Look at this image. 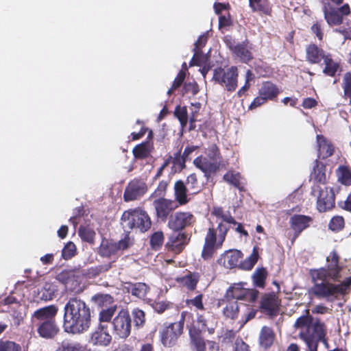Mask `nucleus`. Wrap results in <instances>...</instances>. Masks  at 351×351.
Instances as JSON below:
<instances>
[{"label": "nucleus", "mask_w": 351, "mask_h": 351, "mask_svg": "<svg viewBox=\"0 0 351 351\" xmlns=\"http://www.w3.org/2000/svg\"><path fill=\"white\" fill-rule=\"evenodd\" d=\"M311 179L318 182V185L324 184L326 176L324 171V166L317 160L315 161L313 172L311 174Z\"/></svg>", "instance_id": "c85d7f7f"}, {"label": "nucleus", "mask_w": 351, "mask_h": 351, "mask_svg": "<svg viewBox=\"0 0 351 351\" xmlns=\"http://www.w3.org/2000/svg\"><path fill=\"white\" fill-rule=\"evenodd\" d=\"M327 268H320L312 272L315 285L313 288L315 295L326 298L336 293L344 294L351 290V276L345 277L344 270L339 265V256L332 252L326 258Z\"/></svg>", "instance_id": "f257e3e1"}, {"label": "nucleus", "mask_w": 351, "mask_h": 351, "mask_svg": "<svg viewBox=\"0 0 351 351\" xmlns=\"http://www.w3.org/2000/svg\"><path fill=\"white\" fill-rule=\"evenodd\" d=\"M324 16L329 25H339L342 22V16L337 10L324 11Z\"/></svg>", "instance_id": "37998d69"}, {"label": "nucleus", "mask_w": 351, "mask_h": 351, "mask_svg": "<svg viewBox=\"0 0 351 351\" xmlns=\"http://www.w3.org/2000/svg\"><path fill=\"white\" fill-rule=\"evenodd\" d=\"M163 234L161 232H157L152 234L150 243L153 248L156 249L163 243Z\"/></svg>", "instance_id": "13d9d810"}, {"label": "nucleus", "mask_w": 351, "mask_h": 351, "mask_svg": "<svg viewBox=\"0 0 351 351\" xmlns=\"http://www.w3.org/2000/svg\"><path fill=\"white\" fill-rule=\"evenodd\" d=\"M195 222V217L190 212H176L169 219L168 226L174 231H179L191 226Z\"/></svg>", "instance_id": "f8f14e48"}, {"label": "nucleus", "mask_w": 351, "mask_h": 351, "mask_svg": "<svg viewBox=\"0 0 351 351\" xmlns=\"http://www.w3.org/2000/svg\"><path fill=\"white\" fill-rule=\"evenodd\" d=\"M91 311L84 301L78 298H71L64 308L63 329L73 334H82L90 327Z\"/></svg>", "instance_id": "f03ea898"}, {"label": "nucleus", "mask_w": 351, "mask_h": 351, "mask_svg": "<svg viewBox=\"0 0 351 351\" xmlns=\"http://www.w3.org/2000/svg\"><path fill=\"white\" fill-rule=\"evenodd\" d=\"M207 42V36L206 34L200 36L195 43L193 51H201V49L206 45Z\"/></svg>", "instance_id": "69168bd1"}, {"label": "nucleus", "mask_w": 351, "mask_h": 351, "mask_svg": "<svg viewBox=\"0 0 351 351\" xmlns=\"http://www.w3.org/2000/svg\"><path fill=\"white\" fill-rule=\"evenodd\" d=\"M239 310V304L236 301L229 302L223 309V314L226 317L235 319L237 317Z\"/></svg>", "instance_id": "a19ab883"}, {"label": "nucleus", "mask_w": 351, "mask_h": 351, "mask_svg": "<svg viewBox=\"0 0 351 351\" xmlns=\"http://www.w3.org/2000/svg\"><path fill=\"white\" fill-rule=\"evenodd\" d=\"M212 215L217 217L219 223H223L226 224L228 229L231 224H237L234 219L229 213H224L220 207H214L212 211Z\"/></svg>", "instance_id": "473e14b6"}, {"label": "nucleus", "mask_w": 351, "mask_h": 351, "mask_svg": "<svg viewBox=\"0 0 351 351\" xmlns=\"http://www.w3.org/2000/svg\"><path fill=\"white\" fill-rule=\"evenodd\" d=\"M319 157L326 158L332 155L335 148L332 143L322 135H317Z\"/></svg>", "instance_id": "4be33fe9"}, {"label": "nucleus", "mask_w": 351, "mask_h": 351, "mask_svg": "<svg viewBox=\"0 0 351 351\" xmlns=\"http://www.w3.org/2000/svg\"><path fill=\"white\" fill-rule=\"evenodd\" d=\"M132 315L134 322L136 326H142L145 321V313L138 308H135L132 311Z\"/></svg>", "instance_id": "8fccbe9b"}, {"label": "nucleus", "mask_w": 351, "mask_h": 351, "mask_svg": "<svg viewBox=\"0 0 351 351\" xmlns=\"http://www.w3.org/2000/svg\"><path fill=\"white\" fill-rule=\"evenodd\" d=\"M112 341L107 324L99 322V324L90 334V342L95 346H107Z\"/></svg>", "instance_id": "ddd939ff"}, {"label": "nucleus", "mask_w": 351, "mask_h": 351, "mask_svg": "<svg viewBox=\"0 0 351 351\" xmlns=\"http://www.w3.org/2000/svg\"><path fill=\"white\" fill-rule=\"evenodd\" d=\"M223 179L228 183L234 185L240 191L244 190V179L240 173L235 171H228L223 176Z\"/></svg>", "instance_id": "c756f323"}, {"label": "nucleus", "mask_w": 351, "mask_h": 351, "mask_svg": "<svg viewBox=\"0 0 351 351\" xmlns=\"http://www.w3.org/2000/svg\"><path fill=\"white\" fill-rule=\"evenodd\" d=\"M193 164L203 171L206 176H208V174L214 173L218 169L220 161L209 158L206 156H200L194 160Z\"/></svg>", "instance_id": "f3484780"}, {"label": "nucleus", "mask_w": 351, "mask_h": 351, "mask_svg": "<svg viewBox=\"0 0 351 351\" xmlns=\"http://www.w3.org/2000/svg\"><path fill=\"white\" fill-rule=\"evenodd\" d=\"M127 289L132 295L143 300L147 298V295L149 289L146 284L142 282L130 284Z\"/></svg>", "instance_id": "cd10ccee"}, {"label": "nucleus", "mask_w": 351, "mask_h": 351, "mask_svg": "<svg viewBox=\"0 0 351 351\" xmlns=\"http://www.w3.org/2000/svg\"><path fill=\"white\" fill-rule=\"evenodd\" d=\"M147 191L145 183L141 180H133L129 183L124 193L126 202L140 198Z\"/></svg>", "instance_id": "dca6fc26"}, {"label": "nucleus", "mask_w": 351, "mask_h": 351, "mask_svg": "<svg viewBox=\"0 0 351 351\" xmlns=\"http://www.w3.org/2000/svg\"><path fill=\"white\" fill-rule=\"evenodd\" d=\"M37 332L39 335L45 339H51L58 332L59 329L56 323V320L49 321L45 323H39L37 325Z\"/></svg>", "instance_id": "aec40b11"}, {"label": "nucleus", "mask_w": 351, "mask_h": 351, "mask_svg": "<svg viewBox=\"0 0 351 351\" xmlns=\"http://www.w3.org/2000/svg\"><path fill=\"white\" fill-rule=\"evenodd\" d=\"M253 78V74L250 70H247L245 75V85L238 91L237 94L241 97L244 93L249 88V82Z\"/></svg>", "instance_id": "052dcab7"}, {"label": "nucleus", "mask_w": 351, "mask_h": 351, "mask_svg": "<svg viewBox=\"0 0 351 351\" xmlns=\"http://www.w3.org/2000/svg\"><path fill=\"white\" fill-rule=\"evenodd\" d=\"M324 62L326 65L324 72L330 76L335 75L339 69V64L335 62L329 55L324 57Z\"/></svg>", "instance_id": "58836bf2"}, {"label": "nucleus", "mask_w": 351, "mask_h": 351, "mask_svg": "<svg viewBox=\"0 0 351 351\" xmlns=\"http://www.w3.org/2000/svg\"><path fill=\"white\" fill-rule=\"evenodd\" d=\"M261 308L269 316L277 315L279 310V301L277 296L274 294L265 295L261 300Z\"/></svg>", "instance_id": "a211bd4d"}, {"label": "nucleus", "mask_w": 351, "mask_h": 351, "mask_svg": "<svg viewBox=\"0 0 351 351\" xmlns=\"http://www.w3.org/2000/svg\"><path fill=\"white\" fill-rule=\"evenodd\" d=\"M293 327L300 338L306 343L308 351H317L319 341L327 346L325 326L319 320H313L308 315H302L297 319Z\"/></svg>", "instance_id": "7ed1b4c3"}, {"label": "nucleus", "mask_w": 351, "mask_h": 351, "mask_svg": "<svg viewBox=\"0 0 351 351\" xmlns=\"http://www.w3.org/2000/svg\"><path fill=\"white\" fill-rule=\"evenodd\" d=\"M92 301L101 308L99 321L101 323L110 322L117 310V305L114 304L113 298L109 294L98 293L92 297Z\"/></svg>", "instance_id": "423d86ee"}, {"label": "nucleus", "mask_w": 351, "mask_h": 351, "mask_svg": "<svg viewBox=\"0 0 351 351\" xmlns=\"http://www.w3.org/2000/svg\"><path fill=\"white\" fill-rule=\"evenodd\" d=\"M306 56L311 63H318L324 59L326 55L323 50L319 49L317 46L312 45L306 48Z\"/></svg>", "instance_id": "7c9ffc66"}, {"label": "nucleus", "mask_w": 351, "mask_h": 351, "mask_svg": "<svg viewBox=\"0 0 351 351\" xmlns=\"http://www.w3.org/2000/svg\"><path fill=\"white\" fill-rule=\"evenodd\" d=\"M57 279L65 285L66 289L71 291H77L80 285L77 276L71 271H62L57 276Z\"/></svg>", "instance_id": "412c9836"}, {"label": "nucleus", "mask_w": 351, "mask_h": 351, "mask_svg": "<svg viewBox=\"0 0 351 351\" xmlns=\"http://www.w3.org/2000/svg\"><path fill=\"white\" fill-rule=\"evenodd\" d=\"M278 93V88L274 84L270 82L263 83L259 89V95L254 99L250 108H255L265 104L267 100L274 99Z\"/></svg>", "instance_id": "9b49d317"}, {"label": "nucleus", "mask_w": 351, "mask_h": 351, "mask_svg": "<svg viewBox=\"0 0 351 351\" xmlns=\"http://www.w3.org/2000/svg\"><path fill=\"white\" fill-rule=\"evenodd\" d=\"M183 330V322H174L164 327L160 331V341L165 347H172L181 335Z\"/></svg>", "instance_id": "9d476101"}, {"label": "nucleus", "mask_w": 351, "mask_h": 351, "mask_svg": "<svg viewBox=\"0 0 351 351\" xmlns=\"http://www.w3.org/2000/svg\"><path fill=\"white\" fill-rule=\"evenodd\" d=\"M75 250H76V247L73 243H72V242L68 243L62 250V257L66 260L71 258L72 256H74Z\"/></svg>", "instance_id": "603ef678"}, {"label": "nucleus", "mask_w": 351, "mask_h": 351, "mask_svg": "<svg viewBox=\"0 0 351 351\" xmlns=\"http://www.w3.org/2000/svg\"><path fill=\"white\" fill-rule=\"evenodd\" d=\"M184 90L185 93H191L195 95L198 93L199 89L195 82H189L184 84Z\"/></svg>", "instance_id": "e2e57ef3"}, {"label": "nucleus", "mask_w": 351, "mask_h": 351, "mask_svg": "<svg viewBox=\"0 0 351 351\" xmlns=\"http://www.w3.org/2000/svg\"><path fill=\"white\" fill-rule=\"evenodd\" d=\"M44 289L47 291V293L45 294V293H43V297L45 300H51L56 290L55 287L50 284L46 283L44 287Z\"/></svg>", "instance_id": "0e129e2a"}, {"label": "nucleus", "mask_w": 351, "mask_h": 351, "mask_svg": "<svg viewBox=\"0 0 351 351\" xmlns=\"http://www.w3.org/2000/svg\"><path fill=\"white\" fill-rule=\"evenodd\" d=\"M242 253L239 250H230L226 252L219 259L220 263L226 268L232 269L239 267Z\"/></svg>", "instance_id": "6ab92c4d"}, {"label": "nucleus", "mask_w": 351, "mask_h": 351, "mask_svg": "<svg viewBox=\"0 0 351 351\" xmlns=\"http://www.w3.org/2000/svg\"><path fill=\"white\" fill-rule=\"evenodd\" d=\"M235 351H250L248 346L241 340H238L235 343Z\"/></svg>", "instance_id": "774afa93"}, {"label": "nucleus", "mask_w": 351, "mask_h": 351, "mask_svg": "<svg viewBox=\"0 0 351 351\" xmlns=\"http://www.w3.org/2000/svg\"><path fill=\"white\" fill-rule=\"evenodd\" d=\"M342 87L343 88L345 97L349 98L351 104V73H346L343 77Z\"/></svg>", "instance_id": "a18cd8bd"}, {"label": "nucleus", "mask_w": 351, "mask_h": 351, "mask_svg": "<svg viewBox=\"0 0 351 351\" xmlns=\"http://www.w3.org/2000/svg\"><path fill=\"white\" fill-rule=\"evenodd\" d=\"M258 261V253L254 249L253 252L252 254L244 261L241 262L240 261L239 268L243 269V270H251L254 265Z\"/></svg>", "instance_id": "ea45409f"}, {"label": "nucleus", "mask_w": 351, "mask_h": 351, "mask_svg": "<svg viewBox=\"0 0 351 351\" xmlns=\"http://www.w3.org/2000/svg\"><path fill=\"white\" fill-rule=\"evenodd\" d=\"M133 153L136 158H146L149 154V147L147 144L138 145L134 147Z\"/></svg>", "instance_id": "de8ad7c7"}, {"label": "nucleus", "mask_w": 351, "mask_h": 351, "mask_svg": "<svg viewBox=\"0 0 351 351\" xmlns=\"http://www.w3.org/2000/svg\"><path fill=\"white\" fill-rule=\"evenodd\" d=\"M344 225V219L342 217L336 216L332 218L329 223V228L332 230H339Z\"/></svg>", "instance_id": "864d4df0"}, {"label": "nucleus", "mask_w": 351, "mask_h": 351, "mask_svg": "<svg viewBox=\"0 0 351 351\" xmlns=\"http://www.w3.org/2000/svg\"><path fill=\"white\" fill-rule=\"evenodd\" d=\"M337 176L338 180L343 184H351V171L348 167L343 165L339 167L337 169Z\"/></svg>", "instance_id": "e433bc0d"}, {"label": "nucleus", "mask_w": 351, "mask_h": 351, "mask_svg": "<svg viewBox=\"0 0 351 351\" xmlns=\"http://www.w3.org/2000/svg\"><path fill=\"white\" fill-rule=\"evenodd\" d=\"M186 191L187 189L182 181L179 180L175 183L174 195L178 205H184L189 202Z\"/></svg>", "instance_id": "393cba45"}, {"label": "nucleus", "mask_w": 351, "mask_h": 351, "mask_svg": "<svg viewBox=\"0 0 351 351\" xmlns=\"http://www.w3.org/2000/svg\"><path fill=\"white\" fill-rule=\"evenodd\" d=\"M250 6L254 12L265 14L270 13V8L267 0H249Z\"/></svg>", "instance_id": "c9c22d12"}, {"label": "nucleus", "mask_w": 351, "mask_h": 351, "mask_svg": "<svg viewBox=\"0 0 351 351\" xmlns=\"http://www.w3.org/2000/svg\"><path fill=\"white\" fill-rule=\"evenodd\" d=\"M275 335L271 328L268 326H263L259 335V342L264 348H269L274 343Z\"/></svg>", "instance_id": "a878e982"}, {"label": "nucleus", "mask_w": 351, "mask_h": 351, "mask_svg": "<svg viewBox=\"0 0 351 351\" xmlns=\"http://www.w3.org/2000/svg\"><path fill=\"white\" fill-rule=\"evenodd\" d=\"M62 349V351H82V347L79 343L71 341H63Z\"/></svg>", "instance_id": "6e6d98bb"}, {"label": "nucleus", "mask_w": 351, "mask_h": 351, "mask_svg": "<svg viewBox=\"0 0 351 351\" xmlns=\"http://www.w3.org/2000/svg\"><path fill=\"white\" fill-rule=\"evenodd\" d=\"M190 337L195 351H205L206 344L195 327L190 329Z\"/></svg>", "instance_id": "72a5a7b5"}, {"label": "nucleus", "mask_w": 351, "mask_h": 351, "mask_svg": "<svg viewBox=\"0 0 351 351\" xmlns=\"http://www.w3.org/2000/svg\"><path fill=\"white\" fill-rule=\"evenodd\" d=\"M238 70L236 66L227 69L217 68L214 70L213 80L224 86L228 91H234L237 87Z\"/></svg>", "instance_id": "0eeeda50"}, {"label": "nucleus", "mask_w": 351, "mask_h": 351, "mask_svg": "<svg viewBox=\"0 0 351 351\" xmlns=\"http://www.w3.org/2000/svg\"><path fill=\"white\" fill-rule=\"evenodd\" d=\"M217 230L219 231L218 236H217V232L214 229H208L202 252V256L204 259L210 258L215 251L221 247L228 230V227L226 224L219 223Z\"/></svg>", "instance_id": "39448f33"}, {"label": "nucleus", "mask_w": 351, "mask_h": 351, "mask_svg": "<svg viewBox=\"0 0 351 351\" xmlns=\"http://www.w3.org/2000/svg\"><path fill=\"white\" fill-rule=\"evenodd\" d=\"M175 115L180 121L182 127H185L188 121L187 110L186 108L180 106L176 107Z\"/></svg>", "instance_id": "09e8293b"}, {"label": "nucleus", "mask_w": 351, "mask_h": 351, "mask_svg": "<svg viewBox=\"0 0 351 351\" xmlns=\"http://www.w3.org/2000/svg\"><path fill=\"white\" fill-rule=\"evenodd\" d=\"M206 156L211 159L220 161L219 152L215 145H210L206 151Z\"/></svg>", "instance_id": "bf43d9fd"}, {"label": "nucleus", "mask_w": 351, "mask_h": 351, "mask_svg": "<svg viewBox=\"0 0 351 351\" xmlns=\"http://www.w3.org/2000/svg\"><path fill=\"white\" fill-rule=\"evenodd\" d=\"M198 280L199 275L195 273H189L184 276L178 277L176 278V281L180 285L186 287L187 289L190 290H193L195 288Z\"/></svg>", "instance_id": "2f4dec72"}, {"label": "nucleus", "mask_w": 351, "mask_h": 351, "mask_svg": "<svg viewBox=\"0 0 351 351\" xmlns=\"http://www.w3.org/2000/svg\"><path fill=\"white\" fill-rule=\"evenodd\" d=\"M267 272L264 268L257 269L253 276L252 279L254 285L258 287H263L266 279Z\"/></svg>", "instance_id": "79ce46f5"}, {"label": "nucleus", "mask_w": 351, "mask_h": 351, "mask_svg": "<svg viewBox=\"0 0 351 351\" xmlns=\"http://www.w3.org/2000/svg\"><path fill=\"white\" fill-rule=\"evenodd\" d=\"M186 184L190 189L193 190V193H196L199 191L200 187L198 186L197 177L194 173L187 177Z\"/></svg>", "instance_id": "5fc2aeb1"}, {"label": "nucleus", "mask_w": 351, "mask_h": 351, "mask_svg": "<svg viewBox=\"0 0 351 351\" xmlns=\"http://www.w3.org/2000/svg\"><path fill=\"white\" fill-rule=\"evenodd\" d=\"M114 334L119 338L128 337L131 331V318L128 311L120 310L112 321Z\"/></svg>", "instance_id": "1a4fd4ad"}, {"label": "nucleus", "mask_w": 351, "mask_h": 351, "mask_svg": "<svg viewBox=\"0 0 351 351\" xmlns=\"http://www.w3.org/2000/svg\"><path fill=\"white\" fill-rule=\"evenodd\" d=\"M208 61V57L202 53L201 51H194L193 57L190 62V65H204Z\"/></svg>", "instance_id": "49530a36"}, {"label": "nucleus", "mask_w": 351, "mask_h": 351, "mask_svg": "<svg viewBox=\"0 0 351 351\" xmlns=\"http://www.w3.org/2000/svg\"><path fill=\"white\" fill-rule=\"evenodd\" d=\"M170 241L173 247L180 250L187 243L188 238L184 233L176 231L171 235Z\"/></svg>", "instance_id": "f704fd0d"}, {"label": "nucleus", "mask_w": 351, "mask_h": 351, "mask_svg": "<svg viewBox=\"0 0 351 351\" xmlns=\"http://www.w3.org/2000/svg\"><path fill=\"white\" fill-rule=\"evenodd\" d=\"M197 326H194L193 328L195 327L197 331L199 332H201L202 331H205L206 330V328L207 326V324H208V321L206 319H205V317L202 315H199L197 317Z\"/></svg>", "instance_id": "680f3d73"}, {"label": "nucleus", "mask_w": 351, "mask_h": 351, "mask_svg": "<svg viewBox=\"0 0 351 351\" xmlns=\"http://www.w3.org/2000/svg\"><path fill=\"white\" fill-rule=\"evenodd\" d=\"M121 226L125 232L135 229L141 232H146L151 227V219L147 213L141 209L125 211L121 217Z\"/></svg>", "instance_id": "20e7f679"}, {"label": "nucleus", "mask_w": 351, "mask_h": 351, "mask_svg": "<svg viewBox=\"0 0 351 351\" xmlns=\"http://www.w3.org/2000/svg\"><path fill=\"white\" fill-rule=\"evenodd\" d=\"M312 193L317 197V206L320 212H325L335 206V193L331 188L322 185H315Z\"/></svg>", "instance_id": "6e6552de"}, {"label": "nucleus", "mask_w": 351, "mask_h": 351, "mask_svg": "<svg viewBox=\"0 0 351 351\" xmlns=\"http://www.w3.org/2000/svg\"><path fill=\"white\" fill-rule=\"evenodd\" d=\"M21 348L19 344L13 341H0V351H21Z\"/></svg>", "instance_id": "3c124183"}, {"label": "nucleus", "mask_w": 351, "mask_h": 351, "mask_svg": "<svg viewBox=\"0 0 351 351\" xmlns=\"http://www.w3.org/2000/svg\"><path fill=\"white\" fill-rule=\"evenodd\" d=\"M134 239L130 237L129 234H126L123 239H121L118 243H117L118 247V250H124L133 245Z\"/></svg>", "instance_id": "4d7b16f0"}, {"label": "nucleus", "mask_w": 351, "mask_h": 351, "mask_svg": "<svg viewBox=\"0 0 351 351\" xmlns=\"http://www.w3.org/2000/svg\"><path fill=\"white\" fill-rule=\"evenodd\" d=\"M311 218L305 215H294L290 219L291 226L298 235L309 226Z\"/></svg>", "instance_id": "b1692460"}, {"label": "nucleus", "mask_w": 351, "mask_h": 351, "mask_svg": "<svg viewBox=\"0 0 351 351\" xmlns=\"http://www.w3.org/2000/svg\"><path fill=\"white\" fill-rule=\"evenodd\" d=\"M185 78V73L184 71H180L176 77V78L174 80L173 83V88H178L183 82Z\"/></svg>", "instance_id": "338daca9"}, {"label": "nucleus", "mask_w": 351, "mask_h": 351, "mask_svg": "<svg viewBox=\"0 0 351 351\" xmlns=\"http://www.w3.org/2000/svg\"><path fill=\"white\" fill-rule=\"evenodd\" d=\"M57 312L58 308L54 305L40 308L33 313L32 316V324L37 326L39 325V323H45L56 320L55 317Z\"/></svg>", "instance_id": "2eb2a0df"}, {"label": "nucleus", "mask_w": 351, "mask_h": 351, "mask_svg": "<svg viewBox=\"0 0 351 351\" xmlns=\"http://www.w3.org/2000/svg\"><path fill=\"white\" fill-rule=\"evenodd\" d=\"M252 47L248 43H238L234 48V53L243 62H248L252 59Z\"/></svg>", "instance_id": "5701e85b"}, {"label": "nucleus", "mask_w": 351, "mask_h": 351, "mask_svg": "<svg viewBox=\"0 0 351 351\" xmlns=\"http://www.w3.org/2000/svg\"><path fill=\"white\" fill-rule=\"evenodd\" d=\"M78 232L79 235L80 236L82 240L87 241L88 243H91L93 241L95 236V232L90 227L81 226Z\"/></svg>", "instance_id": "c03bdc74"}, {"label": "nucleus", "mask_w": 351, "mask_h": 351, "mask_svg": "<svg viewBox=\"0 0 351 351\" xmlns=\"http://www.w3.org/2000/svg\"><path fill=\"white\" fill-rule=\"evenodd\" d=\"M157 217L165 221L169 213L178 207V204L173 200L165 198H158L154 201Z\"/></svg>", "instance_id": "4468645a"}, {"label": "nucleus", "mask_w": 351, "mask_h": 351, "mask_svg": "<svg viewBox=\"0 0 351 351\" xmlns=\"http://www.w3.org/2000/svg\"><path fill=\"white\" fill-rule=\"evenodd\" d=\"M246 293L247 291L243 289L241 285H236L228 290L226 296L228 298L243 300Z\"/></svg>", "instance_id": "4c0bfd02"}, {"label": "nucleus", "mask_w": 351, "mask_h": 351, "mask_svg": "<svg viewBox=\"0 0 351 351\" xmlns=\"http://www.w3.org/2000/svg\"><path fill=\"white\" fill-rule=\"evenodd\" d=\"M118 251L117 243L103 239L99 248V254L104 257H110Z\"/></svg>", "instance_id": "bb28decb"}]
</instances>
